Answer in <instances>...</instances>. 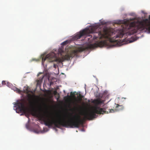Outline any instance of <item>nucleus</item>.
I'll use <instances>...</instances> for the list:
<instances>
[{
    "mask_svg": "<svg viewBox=\"0 0 150 150\" xmlns=\"http://www.w3.org/2000/svg\"><path fill=\"white\" fill-rule=\"evenodd\" d=\"M122 28L119 30L118 34L113 38L112 42H116L117 45H119L121 40H119L118 38H122L123 35H129L136 33L138 30L140 28H143L145 27L147 28L148 31L150 33V15L149 16V19L146 18L144 19L143 21H134L129 24H127V22H125L121 25Z\"/></svg>",
    "mask_w": 150,
    "mask_h": 150,
    "instance_id": "obj_1",
    "label": "nucleus"
},
{
    "mask_svg": "<svg viewBox=\"0 0 150 150\" xmlns=\"http://www.w3.org/2000/svg\"><path fill=\"white\" fill-rule=\"evenodd\" d=\"M71 116H73V119L66 121L65 119L56 120L54 117H50L45 119L44 121L45 125L49 127H52L54 125V126L58 128L61 127L71 128H79L80 125L83 123V121L81 119V117L78 115H73L71 114H70Z\"/></svg>",
    "mask_w": 150,
    "mask_h": 150,
    "instance_id": "obj_2",
    "label": "nucleus"
},
{
    "mask_svg": "<svg viewBox=\"0 0 150 150\" xmlns=\"http://www.w3.org/2000/svg\"><path fill=\"white\" fill-rule=\"evenodd\" d=\"M104 113H106L104 109L96 106L94 108L93 110L85 112L83 113L82 115L84 116V120H90L95 117L96 115V114H103Z\"/></svg>",
    "mask_w": 150,
    "mask_h": 150,
    "instance_id": "obj_3",
    "label": "nucleus"
},
{
    "mask_svg": "<svg viewBox=\"0 0 150 150\" xmlns=\"http://www.w3.org/2000/svg\"><path fill=\"white\" fill-rule=\"evenodd\" d=\"M28 99L30 104V105L32 109L30 112L31 114L33 116H37L39 115L37 112V110L35 108V107H37L38 108L41 110L42 108V106L41 104L39 103L38 101H32L31 99H33L34 97V95H32L30 94L28 95Z\"/></svg>",
    "mask_w": 150,
    "mask_h": 150,
    "instance_id": "obj_4",
    "label": "nucleus"
},
{
    "mask_svg": "<svg viewBox=\"0 0 150 150\" xmlns=\"http://www.w3.org/2000/svg\"><path fill=\"white\" fill-rule=\"evenodd\" d=\"M95 30L96 28L95 27H91L89 28H85L75 35L73 37L74 39L76 40L84 35L90 36V35H88L90 33L96 32Z\"/></svg>",
    "mask_w": 150,
    "mask_h": 150,
    "instance_id": "obj_5",
    "label": "nucleus"
},
{
    "mask_svg": "<svg viewBox=\"0 0 150 150\" xmlns=\"http://www.w3.org/2000/svg\"><path fill=\"white\" fill-rule=\"evenodd\" d=\"M112 33L109 30L105 29L103 30V33L101 32H99L97 33L98 36L96 35H94L93 38L94 40L101 39L103 38L110 39L111 38Z\"/></svg>",
    "mask_w": 150,
    "mask_h": 150,
    "instance_id": "obj_6",
    "label": "nucleus"
},
{
    "mask_svg": "<svg viewBox=\"0 0 150 150\" xmlns=\"http://www.w3.org/2000/svg\"><path fill=\"white\" fill-rule=\"evenodd\" d=\"M85 50V48L83 47H79L77 49L73 50L69 54L65 55L64 56V58L67 60H70L71 58L74 57L78 52L83 51Z\"/></svg>",
    "mask_w": 150,
    "mask_h": 150,
    "instance_id": "obj_7",
    "label": "nucleus"
},
{
    "mask_svg": "<svg viewBox=\"0 0 150 150\" xmlns=\"http://www.w3.org/2000/svg\"><path fill=\"white\" fill-rule=\"evenodd\" d=\"M47 60L50 62H55L57 61V55L54 52H51L47 54L44 58L42 57V63L43 64L45 61Z\"/></svg>",
    "mask_w": 150,
    "mask_h": 150,
    "instance_id": "obj_8",
    "label": "nucleus"
},
{
    "mask_svg": "<svg viewBox=\"0 0 150 150\" xmlns=\"http://www.w3.org/2000/svg\"><path fill=\"white\" fill-rule=\"evenodd\" d=\"M17 109L20 111L25 112V107L23 102H18L16 103V105Z\"/></svg>",
    "mask_w": 150,
    "mask_h": 150,
    "instance_id": "obj_9",
    "label": "nucleus"
},
{
    "mask_svg": "<svg viewBox=\"0 0 150 150\" xmlns=\"http://www.w3.org/2000/svg\"><path fill=\"white\" fill-rule=\"evenodd\" d=\"M103 45V42L102 41H100L97 43L90 45L88 47L89 48L93 49L98 46H100Z\"/></svg>",
    "mask_w": 150,
    "mask_h": 150,
    "instance_id": "obj_10",
    "label": "nucleus"
},
{
    "mask_svg": "<svg viewBox=\"0 0 150 150\" xmlns=\"http://www.w3.org/2000/svg\"><path fill=\"white\" fill-rule=\"evenodd\" d=\"M124 108V107L123 105H119V104H117L116 110H122Z\"/></svg>",
    "mask_w": 150,
    "mask_h": 150,
    "instance_id": "obj_11",
    "label": "nucleus"
},
{
    "mask_svg": "<svg viewBox=\"0 0 150 150\" xmlns=\"http://www.w3.org/2000/svg\"><path fill=\"white\" fill-rule=\"evenodd\" d=\"M103 101L102 100H101L98 99L96 100H95V103L97 104V105H99L100 104L103 103Z\"/></svg>",
    "mask_w": 150,
    "mask_h": 150,
    "instance_id": "obj_12",
    "label": "nucleus"
},
{
    "mask_svg": "<svg viewBox=\"0 0 150 150\" xmlns=\"http://www.w3.org/2000/svg\"><path fill=\"white\" fill-rule=\"evenodd\" d=\"M79 98L78 99V100L80 102L82 101V98H83L84 96L80 94H79Z\"/></svg>",
    "mask_w": 150,
    "mask_h": 150,
    "instance_id": "obj_13",
    "label": "nucleus"
},
{
    "mask_svg": "<svg viewBox=\"0 0 150 150\" xmlns=\"http://www.w3.org/2000/svg\"><path fill=\"white\" fill-rule=\"evenodd\" d=\"M24 92L27 93L29 92V91L28 89V87L26 88L25 90H24Z\"/></svg>",
    "mask_w": 150,
    "mask_h": 150,
    "instance_id": "obj_14",
    "label": "nucleus"
},
{
    "mask_svg": "<svg viewBox=\"0 0 150 150\" xmlns=\"http://www.w3.org/2000/svg\"><path fill=\"white\" fill-rule=\"evenodd\" d=\"M68 43V41H66L63 42H62L61 44L62 45H66Z\"/></svg>",
    "mask_w": 150,
    "mask_h": 150,
    "instance_id": "obj_15",
    "label": "nucleus"
},
{
    "mask_svg": "<svg viewBox=\"0 0 150 150\" xmlns=\"http://www.w3.org/2000/svg\"><path fill=\"white\" fill-rule=\"evenodd\" d=\"M15 91H16V92H18V93H20L22 91L20 89L16 88Z\"/></svg>",
    "mask_w": 150,
    "mask_h": 150,
    "instance_id": "obj_16",
    "label": "nucleus"
},
{
    "mask_svg": "<svg viewBox=\"0 0 150 150\" xmlns=\"http://www.w3.org/2000/svg\"><path fill=\"white\" fill-rule=\"evenodd\" d=\"M114 112V110L111 109V110H109V113H110V112Z\"/></svg>",
    "mask_w": 150,
    "mask_h": 150,
    "instance_id": "obj_17",
    "label": "nucleus"
},
{
    "mask_svg": "<svg viewBox=\"0 0 150 150\" xmlns=\"http://www.w3.org/2000/svg\"><path fill=\"white\" fill-rule=\"evenodd\" d=\"M2 85H4L6 84V82L5 81H3L2 82Z\"/></svg>",
    "mask_w": 150,
    "mask_h": 150,
    "instance_id": "obj_18",
    "label": "nucleus"
},
{
    "mask_svg": "<svg viewBox=\"0 0 150 150\" xmlns=\"http://www.w3.org/2000/svg\"><path fill=\"white\" fill-rule=\"evenodd\" d=\"M57 92L56 91H54V95H57Z\"/></svg>",
    "mask_w": 150,
    "mask_h": 150,
    "instance_id": "obj_19",
    "label": "nucleus"
},
{
    "mask_svg": "<svg viewBox=\"0 0 150 150\" xmlns=\"http://www.w3.org/2000/svg\"><path fill=\"white\" fill-rule=\"evenodd\" d=\"M59 98H60V96H59V95H58V97L57 98V100H58L59 99Z\"/></svg>",
    "mask_w": 150,
    "mask_h": 150,
    "instance_id": "obj_20",
    "label": "nucleus"
},
{
    "mask_svg": "<svg viewBox=\"0 0 150 150\" xmlns=\"http://www.w3.org/2000/svg\"><path fill=\"white\" fill-rule=\"evenodd\" d=\"M53 67H54V68H56V64H54Z\"/></svg>",
    "mask_w": 150,
    "mask_h": 150,
    "instance_id": "obj_21",
    "label": "nucleus"
},
{
    "mask_svg": "<svg viewBox=\"0 0 150 150\" xmlns=\"http://www.w3.org/2000/svg\"><path fill=\"white\" fill-rule=\"evenodd\" d=\"M76 106H78L79 105H78V104L77 103H76Z\"/></svg>",
    "mask_w": 150,
    "mask_h": 150,
    "instance_id": "obj_22",
    "label": "nucleus"
},
{
    "mask_svg": "<svg viewBox=\"0 0 150 150\" xmlns=\"http://www.w3.org/2000/svg\"><path fill=\"white\" fill-rule=\"evenodd\" d=\"M72 92H71V95H72Z\"/></svg>",
    "mask_w": 150,
    "mask_h": 150,
    "instance_id": "obj_23",
    "label": "nucleus"
},
{
    "mask_svg": "<svg viewBox=\"0 0 150 150\" xmlns=\"http://www.w3.org/2000/svg\"><path fill=\"white\" fill-rule=\"evenodd\" d=\"M63 52V51H62V50H61V52Z\"/></svg>",
    "mask_w": 150,
    "mask_h": 150,
    "instance_id": "obj_24",
    "label": "nucleus"
},
{
    "mask_svg": "<svg viewBox=\"0 0 150 150\" xmlns=\"http://www.w3.org/2000/svg\"><path fill=\"white\" fill-rule=\"evenodd\" d=\"M124 98V99H126L125 98Z\"/></svg>",
    "mask_w": 150,
    "mask_h": 150,
    "instance_id": "obj_25",
    "label": "nucleus"
},
{
    "mask_svg": "<svg viewBox=\"0 0 150 150\" xmlns=\"http://www.w3.org/2000/svg\"><path fill=\"white\" fill-rule=\"evenodd\" d=\"M107 113H108V112H107Z\"/></svg>",
    "mask_w": 150,
    "mask_h": 150,
    "instance_id": "obj_26",
    "label": "nucleus"
}]
</instances>
